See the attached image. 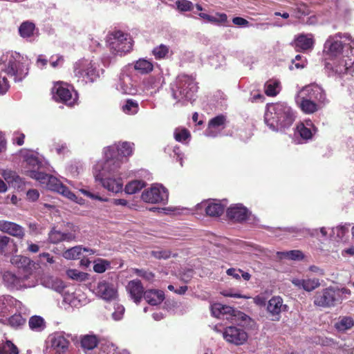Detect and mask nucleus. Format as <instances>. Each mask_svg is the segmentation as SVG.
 Wrapping results in <instances>:
<instances>
[{
    "label": "nucleus",
    "mask_w": 354,
    "mask_h": 354,
    "mask_svg": "<svg viewBox=\"0 0 354 354\" xmlns=\"http://www.w3.org/2000/svg\"><path fill=\"white\" fill-rule=\"evenodd\" d=\"M46 185L48 189L58 192V189L57 188H58L59 185H62V183L57 178L51 176Z\"/></svg>",
    "instance_id": "603ef678"
},
{
    "label": "nucleus",
    "mask_w": 354,
    "mask_h": 354,
    "mask_svg": "<svg viewBox=\"0 0 354 354\" xmlns=\"http://www.w3.org/2000/svg\"><path fill=\"white\" fill-rule=\"evenodd\" d=\"M222 309H223V305L221 304L216 303L211 306V311L212 315L218 318H219L221 315Z\"/></svg>",
    "instance_id": "bf43d9fd"
},
{
    "label": "nucleus",
    "mask_w": 354,
    "mask_h": 354,
    "mask_svg": "<svg viewBox=\"0 0 354 354\" xmlns=\"http://www.w3.org/2000/svg\"><path fill=\"white\" fill-rule=\"evenodd\" d=\"M143 201L151 203L165 204L168 200V194L164 187L152 186L145 189L141 195Z\"/></svg>",
    "instance_id": "1a4fd4ad"
},
{
    "label": "nucleus",
    "mask_w": 354,
    "mask_h": 354,
    "mask_svg": "<svg viewBox=\"0 0 354 354\" xmlns=\"http://www.w3.org/2000/svg\"><path fill=\"white\" fill-rule=\"evenodd\" d=\"M53 98L68 106H74L78 100V94L73 89L68 88L66 84L57 83L53 89Z\"/></svg>",
    "instance_id": "20e7f679"
},
{
    "label": "nucleus",
    "mask_w": 354,
    "mask_h": 354,
    "mask_svg": "<svg viewBox=\"0 0 354 354\" xmlns=\"http://www.w3.org/2000/svg\"><path fill=\"white\" fill-rule=\"evenodd\" d=\"M26 162L28 165H32L33 167H38L40 164L39 159L34 156H28L26 158Z\"/></svg>",
    "instance_id": "774afa93"
},
{
    "label": "nucleus",
    "mask_w": 354,
    "mask_h": 354,
    "mask_svg": "<svg viewBox=\"0 0 354 354\" xmlns=\"http://www.w3.org/2000/svg\"><path fill=\"white\" fill-rule=\"evenodd\" d=\"M280 82L278 80L270 79L264 84V92L267 96L274 97L280 91Z\"/></svg>",
    "instance_id": "bb28decb"
},
{
    "label": "nucleus",
    "mask_w": 354,
    "mask_h": 354,
    "mask_svg": "<svg viewBox=\"0 0 354 354\" xmlns=\"http://www.w3.org/2000/svg\"><path fill=\"white\" fill-rule=\"evenodd\" d=\"M175 140L179 142H185L191 138L189 131L185 128H176L174 132Z\"/></svg>",
    "instance_id": "58836bf2"
},
{
    "label": "nucleus",
    "mask_w": 354,
    "mask_h": 354,
    "mask_svg": "<svg viewBox=\"0 0 354 354\" xmlns=\"http://www.w3.org/2000/svg\"><path fill=\"white\" fill-rule=\"evenodd\" d=\"M277 256L280 259L290 260H301L304 258L303 253L300 250H290L287 252H278Z\"/></svg>",
    "instance_id": "e433bc0d"
},
{
    "label": "nucleus",
    "mask_w": 354,
    "mask_h": 354,
    "mask_svg": "<svg viewBox=\"0 0 354 354\" xmlns=\"http://www.w3.org/2000/svg\"><path fill=\"white\" fill-rule=\"evenodd\" d=\"M295 137H299L301 142H306L310 139V129L308 128L304 122H299L295 131Z\"/></svg>",
    "instance_id": "72a5a7b5"
},
{
    "label": "nucleus",
    "mask_w": 354,
    "mask_h": 354,
    "mask_svg": "<svg viewBox=\"0 0 354 354\" xmlns=\"http://www.w3.org/2000/svg\"><path fill=\"white\" fill-rule=\"evenodd\" d=\"M146 186V183L142 180H134L128 183L124 191L128 194H133L140 191Z\"/></svg>",
    "instance_id": "2f4dec72"
},
{
    "label": "nucleus",
    "mask_w": 354,
    "mask_h": 354,
    "mask_svg": "<svg viewBox=\"0 0 354 354\" xmlns=\"http://www.w3.org/2000/svg\"><path fill=\"white\" fill-rule=\"evenodd\" d=\"M127 290L133 301L138 304L144 297V287L141 281L138 279H134L129 281L127 286Z\"/></svg>",
    "instance_id": "a211bd4d"
},
{
    "label": "nucleus",
    "mask_w": 354,
    "mask_h": 354,
    "mask_svg": "<svg viewBox=\"0 0 354 354\" xmlns=\"http://www.w3.org/2000/svg\"><path fill=\"white\" fill-rule=\"evenodd\" d=\"M171 252L169 250H156L152 251L151 255L157 259H167L171 257Z\"/></svg>",
    "instance_id": "6e6d98bb"
},
{
    "label": "nucleus",
    "mask_w": 354,
    "mask_h": 354,
    "mask_svg": "<svg viewBox=\"0 0 354 354\" xmlns=\"http://www.w3.org/2000/svg\"><path fill=\"white\" fill-rule=\"evenodd\" d=\"M294 42L297 51L310 48V39L304 35H299Z\"/></svg>",
    "instance_id": "ea45409f"
},
{
    "label": "nucleus",
    "mask_w": 354,
    "mask_h": 354,
    "mask_svg": "<svg viewBox=\"0 0 354 354\" xmlns=\"http://www.w3.org/2000/svg\"><path fill=\"white\" fill-rule=\"evenodd\" d=\"M178 88L182 97L191 100L197 92L198 86L192 75L180 74L177 77Z\"/></svg>",
    "instance_id": "0eeeda50"
},
{
    "label": "nucleus",
    "mask_w": 354,
    "mask_h": 354,
    "mask_svg": "<svg viewBox=\"0 0 354 354\" xmlns=\"http://www.w3.org/2000/svg\"><path fill=\"white\" fill-rule=\"evenodd\" d=\"M66 274L68 278L80 282L86 281L88 279V275L86 272H81L76 269L68 270L66 271Z\"/></svg>",
    "instance_id": "a19ab883"
},
{
    "label": "nucleus",
    "mask_w": 354,
    "mask_h": 354,
    "mask_svg": "<svg viewBox=\"0 0 354 354\" xmlns=\"http://www.w3.org/2000/svg\"><path fill=\"white\" fill-rule=\"evenodd\" d=\"M56 59L54 60L55 56H52L50 58V64L53 67H57L59 65L63 64L64 62V57L62 55H56Z\"/></svg>",
    "instance_id": "e2e57ef3"
},
{
    "label": "nucleus",
    "mask_w": 354,
    "mask_h": 354,
    "mask_svg": "<svg viewBox=\"0 0 354 354\" xmlns=\"http://www.w3.org/2000/svg\"><path fill=\"white\" fill-rule=\"evenodd\" d=\"M95 179L96 180H99L104 188L112 192L118 193L122 189L123 183L120 178H104L101 174H98L95 175Z\"/></svg>",
    "instance_id": "aec40b11"
},
{
    "label": "nucleus",
    "mask_w": 354,
    "mask_h": 354,
    "mask_svg": "<svg viewBox=\"0 0 354 354\" xmlns=\"http://www.w3.org/2000/svg\"><path fill=\"white\" fill-rule=\"evenodd\" d=\"M80 344L84 351L93 350L97 346L98 339L95 335H86L81 338Z\"/></svg>",
    "instance_id": "c756f323"
},
{
    "label": "nucleus",
    "mask_w": 354,
    "mask_h": 354,
    "mask_svg": "<svg viewBox=\"0 0 354 354\" xmlns=\"http://www.w3.org/2000/svg\"><path fill=\"white\" fill-rule=\"evenodd\" d=\"M297 104L306 113H310V86H304L297 93Z\"/></svg>",
    "instance_id": "5701e85b"
},
{
    "label": "nucleus",
    "mask_w": 354,
    "mask_h": 354,
    "mask_svg": "<svg viewBox=\"0 0 354 354\" xmlns=\"http://www.w3.org/2000/svg\"><path fill=\"white\" fill-rule=\"evenodd\" d=\"M170 52L171 50L169 46L161 44L153 48L151 54L156 59L160 60L167 59Z\"/></svg>",
    "instance_id": "7c9ffc66"
},
{
    "label": "nucleus",
    "mask_w": 354,
    "mask_h": 354,
    "mask_svg": "<svg viewBox=\"0 0 354 354\" xmlns=\"http://www.w3.org/2000/svg\"><path fill=\"white\" fill-rule=\"evenodd\" d=\"M11 263L18 268H25L30 264V259L28 257L16 255L11 258Z\"/></svg>",
    "instance_id": "79ce46f5"
},
{
    "label": "nucleus",
    "mask_w": 354,
    "mask_h": 354,
    "mask_svg": "<svg viewBox=\"0 0 354 354\" xmlns=\"http://www.w3.org/2000/svg\"><path fill=\"white\" fill-rule=\"evenodd\" d=\"M70 232H62L53 227L48 233V241L50 243L57 244L62 241L70 242L76 239L77 234L80 232L78 226L68 223Z\"/></svg>",
    "instance_id": "6e6552de"
},
{
    "label": "nucleus",
    "mask_w": 354,
    "mask_h": 354,
    "mask_svg": "<svg viewBox=\"0 0 354 354\" xmlns=\"http://www.w3.org/2000/svg\"><path fill=\"white\" fill-rule=\"evenodd\" d=\"M326 102L324 89L317 84H311V113L320 109Z\"/></svg>",
    "instance_id": "4468645a"
},
{
    "label": "nucleus",
    "mask_w": 354,
    "mask_h": 354,
    "mask_svg": "<svg viewBox=\"0 0 354 354\" xmlns=\"http://www.w3.org/2000/svg\"><path fill=\"white\" fill-rule=\"evenodd\" d=\"M133 272L136 274L138 276L147 280V281H151L154 278V274L151 272H149L142 269H138L136 268L133 270Z\"/></svg>",
    "instance_id": "864d4df0"
},
{
    "label": "nucleus",
    "mask_w": 354,
    "mask_h": 354,
    "mask_svg": "<svg viewBox=\"0 0 354 354\" xmlns=\"http://www.w3.org/2000/svg\"><path fill=\"white\" fill-rule=\"evenodd\" d=\"M3 279L8 286L12 288L17 286L20 283L19 278L11 272H6L3 275Z\"/></svg>",
    "instance_id": "37998d69"
},
{
    "label": "nucleus",
    "mask_w": 354,
    "mask_h": 354,
    "mask_svg": "<svg viewBox=\"0 0 354 354\" xmlns=\"http://www.w3.org/2000/svg\"><path fill=\"white\" fill-rule=\"evenodd\" d=\"M110 266V263L104 259H99L93 266V270L97 273H103Z\"/></svg>",
    "instance_id": "de8ad7c7"
},
{
    "label": "nucleus",
    "mask_w": 354,
    "mask_h": 354,
    "mask_svg": "<svg viewBox=\"0 0 354 354\" xmlns=\"http://www.w3.org/2000/svg\"><path fill=\"white\" fill-rule=\"evenodd\" d=\"M118 153L124 157H128L133 153L132 145L128 142H122L118 149Z\"/></svg>",
    "instance_id": "49530a36"
},
{
    "label": "nucleus",
    "mask_w": 354,
    "mask_h": 354,
    "mask_svg": "<svg viewBox=\"0 0 354 354\" xmlns=\"http://www.w3.org/2000/svg\"><path fill=\"white\" fill-rule=\"evenodd\" d=\"M240 272H242L241 269L231 268L227 270L226 273L227 275L231 276L234 279L239 280L241 279V276L239 274L241 273Z\"/></svg>",
    "instance_id": "680f3d73"
},
{
    "label": "nucleus",
    "mask_w": 354,
    "mask_h": 354,
    "mask_svg": "<svg viewBox=\"0 0 354 354\" xmlns=\"http://www.w3.org/2000/svg\"><path fill=\"white\" fill-rule=\"evenodd\" d=\"M30 176L37 180L39 181L41 183L46 184L47 181H48L50 178V175L46 174L44 172L40 171H31Z\"/></svg>",
    "instance_id": "3c124183"
},
{
    "label": "nucleus",
    "mask_w": 354,
    "mask_h": 354,
    "mask_svg": "<svg viewBox=\"0 0 354 354\" xmlns=\"http://www.w3.org/2000/svg\"><path fill=\"white\" fill-rule=\"evenodd\" d=\"M75 72L77 76L86 78V81L89 82H94L99 77L96 67L91 62L83 64L80 68H76Z\"/></svg>",
    "instance_id": "412c9836"
},
{
    "label": "nucleus",
    "mask_w": 354,
    "mask_h": 354,
    "mask_svg": "<svg viewBox=\"0 0 354 354\" xmlns=\"http://www.w3.org/2000/svg\"><path fill=\"white\" fill-rule=\"evenodd\" d=\"M295 120L292 108L285 103L270 105L265 113V121L271 127L288 128Z\"/></svg>",
    "instance_id": "f03ea898"
},
{
    "label": "nucleus",
    "mask_w": 354,
    "mask_h": 354,
    "mask_svg": "<svg viewBox=\"0 0 354 354\" xmlns=\"http://www.w3.org/2000/svg\"><path fill=\"white\" fill-rule=\"evenodd\" d=\"M346 228L343 226H337L333 228L324 227L314 229L311 232V237L317 239L319 241L324 243L330 239L341 238L344 236Z\"/></svg>",
    "instance_id": "9d476101"
},
{
    "label": "nucleus",
    "mask_w": 354,
    "mask_h": 354,
    "mask_svg": "<svg viewBox=\"0 0 354 354\" xmlns=\"http://www.w3.org/2000/svg\"><path fill=\"white\" fill-rule=\"evenodd\" d=\"M176 5L177 8L182 12L191 11L194 8V4L188 0H178Z\"/></svg>",
    "instance_id": "09e8293b"
},
{
    "label": "nucleus",
    "mask_w": 354,
    "mask_h": 354,
    "mask_svg": "<svg viewBox=\"0 0 354 354\" xmlns=\"http://www.w3.org/2000/svg\"><path fill=\"white\" fill-rule=\"evenodd\" d=\"M48 342L55 354H67L70 342L62 334L55 333L48 336Z\"/></svg>",
    "instance_id": "f8f14e48"
},
{
    "label": "nucleus",
    "mask_w": 354,
    "mask_h": 354,
    "mask_svg": "<svg viewBox=\"0 0 354 354\" xmlns=\"http://www.w3.org/2000/svg\"><path fill=\"white\" fill-rule=\"evenodd\" d=\"M25 135L23 133L15 132L12 139L13 143L21 146L24 143Z\"/></svg>",
    "instance_id": "052dcab7"
},
{
    "label": "nucleus",
    "mask_w": 354,
    "mask_h": 354,
    "mask_svg": "<svg viewBox=\"0 0 354 354\" xmlns=\"http://www.w3.org/2000/svg\"><path fill=\"white\" fill-rule=\"evenodd\" d=\"M0 231L19 239L25 236L24 229L21 225L4 220L0 221Z\"/></svg>",
    "instance_id": "6ab92c4d"
},
{
    "label": "nucleus",
    "mask_w": 354,
    "mask_h": 354,
    "mask_svg": "<svg viewBox=\"0 0 354 354\" xmlns=\"http://www.w3.org/2000/svg\"><path fill=\"white\" fill-rule=\"evenodd\" d=\"M292 283L299 286L302 287L305 290L310 292V281L304 280V279H294L292 281Z\"/></svg>",
    "instance_id": "13d9d810"
},
{
    "label": "nucleus",
    "mask_w": 354,
    "mask_h": 354,
    "mask_svg": "<svg viewBox=\"0 0 354 354\" xmlns=\"http://www.w3.org/2000/svg\"><path fill=\"white\" fill-rule=\"evenodd\" d=\"M144 298L149 304L156 306L163 301L165 299V293L160 290L149 289L145 290Z\"/></svg>",
    "instance_id": "b1692460"
},
{
    "label": "nucleus",
    "mask_w": 354,
    "mask_h": 354,
    "mask_svg": "<svg viewBox=\"0 0 354 354\" xmlns=\"http://www.w3.org/2000/svg\"><path fill=\"white\" fill-rule=\"evenodd\" d=\"M107 41L110 50L115 55L122 56L133 49V39L130 35L120 30H115L109 33Z\"/></svg>",
    "instance_id": "7ed1b4c3"
},
{
    "label": "nucleus",
    "mask_w": 354,
    "mask_h": 354,
    "mask_svg": "<svg viewBox=\"0 0 354 354\" xmlns=\"http://www.w3.org/2000/svg\"><path fill=\"white\" fill-rule=\"evenodd\" d=\"M18 301L11 296L0 297V317H5L10 312V308L16 305Z\"/></svg>",
    "instance_id": "a878e982"
},
{
    "label": "nucleus",
    "mask_w": 354,
    "mask_h": 354,
    "mask_svg": "<svg viewBox=\"0 0 354 354\" xmlns=\"http://www.w3.org/2000/svg\"><path fill=\"white\" fill-rule=\"evenodd\" d=\"M232 22L234 24L241 26H248L249 24V21L244 18L241 17H236L232 19Z\"/></svg>",
    "instance_id": "338daca9"
},
{
    "label": "nucleus",
    "mask_w": 354,
    "mask_h": 354,
    "mask_svg": "<svg viewBox=\"0 0 354 354\" xmlns=\"http://www.w3.org/2000/svg\"><path fill=\"white\" fill-rule=\"evenodd\" d=\"M57 189L58 193L62 194L63 196H66V198L72 201L76 200L77 196L73 193H72L67 187H66L63 184L62 185H59Z\"/></svg>",
    "instance_id": "5fc2aeb1"
},
{
    "label": "nucleus",
    "mask_w": 354,
    "mask_h": 354,
    "mask_svg": "<svg viewBox=\"0 0 354 354\" xmlns=\"http://www.w3.org/2000/svg\"><path fill=\"white\" fill-rule=\"evenodd\" d=\"M23 58L17 53L10 56L5 70L8 75L15 76V80H21L28 74V68L21 62Z\"/></svg>",
    "instance_id": "423d86ee"
},
{
    "label": "nucleus",
    "mask_w": 354,
    "mask_h": 354,
    "mask_svg": "<svg viewBox=\"0 0 354 354\" xmlns=\"http://www.w3.org/2000/svg\"><path fill=\"white\" fill-rule=\"evenodd\" d=\"M8 323L12 327L17 328L26 324V319L21 314H15L8 319Z\"/></svg>",
    "instance_id": "a18cd8bd"
},
{
    "label": "nucleus",
    "mask_w": 354,
    "mask_h": 354,
    "mask_svg": "<svg viewBox=\"0 0 354 354\" xmlns=\"http://www.w3.org/2000/svg\"><path fill=\"white\" fill-rule=\"evenodd\" d=\"M27 198L31 201H37L39 197V193L37 189H30L26 194Z\"/></svg>",
    "instance_id": "0e129e2a"
},
{
    "label": "nucleus",
    "mask_w": 354,
    "mask_h": 354,
    "mask_svg": "<svg viewBox=\"0 0 354 354\" xmlns=\"http://www.w3.org/2000/svg\"><path fill=\"white\" fill-rule=\"evenodd\" d=\"M9 88L8 81L6 77L0 79V94H5Z\"/></svg>",
    "instance_id": "69168bd1"
},
{
    "label": "nucleus",
    "mask_w": 354,
    "mask_h": 354,
    "mask_svg": "<svg viewBox=\"0 0 354 354\" xmlns=\"http://www.w3.org/2000/svg\"><path fill=\"white\" fill-rule=\"evenodd\" d=\"M226 214L230 220L238 223L246 221L249 217L248 209L242 204H234L228 207Z\"/></svg>",
    "instance_id": "f3484780"
},
{
    "label": "nucleus",
    "mask_w": 354,
    "mask_h": 354,
    "mask_svg": "<svg viewBox=\"0 0 354 354\" xmlns=\"http://www.w3.org/2000/svg\"><path fill=\"white\" fill-rule=\"evenodd\" d=\"M199 17L209 22L214 24L225 23L227 20V15L225 13H216V17H214L206 13L200 12Z\"/></svg>",
    "instance_id": "c9c22d12"
},
{
    "label": "nucleus",
    "mask_w": 354,
    "mask_h": 354,
    "mask_svg": "<svg viewBox=\"0 0 354 354\" xmlns=\"http://www.w3.org/2000/svg\"><path fill=\"white\" fill-rule=\"evenodd\" d=\"M287 306L283 304V299L279 296L272 297L268 303L267 311L272 317V321H279L281 313L286 310Z\"/></svg>",
    "instance_id": "2eb2a0df"
},
{
    "label": "nucleus",
    "mask_w": 354,
    "mask_h": 354,
    "mask_svg": "<svg viewBox=\"0 0 354 354\" xmlns=\"http://www.w3.org/2000/svg\"><path fill=\"white\" fill-rule=\"evenodd\" d=\"M340 300L341 291L331 288L316 292L314 297L315 305L323 308L335 306Z\"/></svg>",
    "instance_id": "39448f33"
},
{
    "label": "nucleus",
    "mask_w": 354,
    "mask_h": 354,
    "mask_svg": "<svg viewBox=\"0 0 354 354\" xmlns=\"http://www.w3.org/2000/svg\"><path fill=\"white\" fill-rule=\"evenodd\" d=\"M226 122L227 118L223 114L210 119L208 122L207 128L205 130V135L208 137H216L221 131L225 129Z\"/></svg>",
    "instance_id": "dca6fc26"
},
{
    "label": "nucleus",
    "mask_w": 354,
    "mask_h": 354,
    "mask_svg": "<svg viewBox=\"0 0 354 354\" xmlns=\"http://www.w3.org/2000/svg\"><path fill=\"white\" fill-rule=\"evenodd\" d=\"M324 53L328 57L325 64L328 75L341 77L354 64V39L348 33L330 35L324 43Z\"/></svg>",
    "instance_id": "f257e3e1"
},
{
    "label": "nucleus",
    "mask_w": 354,
    "mask_h": 354,
    "mask_svg": "<svg viewBox=\"0 0 354 354\" xmlns=\"http://www.w3.org/2000/svg\"><path fill=\"white\" fill-rule=\"evenodd\" d=\"M198 209H204L205 214L209 217H220L224 212L225 205L219 201L212 199L204 201L197 205Z\"/></svg>",
    "instance_id": "ddd939ff"
},
{
    "label": "nucleus",
    "mask_w": 354,
    "mask_h": 354,
    "mask_svg": "<svg viewBox=\"0 0 354 354\" xmlns=\"http://www.w3.org/2000/svg\"><path fill=\"white\" fill-rule=\"evenodd\" d=\"M10 238L6 236H0V254H6L7 247Z\"/></svg>",
    "instance_id": "4d7b16f0"
},
{
    "label": "nucleus",
    "mask_w": 354,
    "mask_h": 354,
    "mask_svg": "<svg viewBox=\"0 0 354 354\" xmlns=\"http://www.w3.org/2000/svg\"><path fill=\"white\" fill-rule=\"evenodd\" d=\"M133 68L142 75L149 74L153 70V64L148 59L140 58L134 63Z\"/></svg>",
    "instance_id": "393cba45"
},
{
    "label": "nucleus",
    "mask_w": 354,
    "mask_h": 354,
    "mask_svg": "<svg viewBox=\"0 0 354 354\" xmlns=\"http://www.w3.org/2000/svg\"><path fill=\"white\" fill-rule=\"evenodd\" d=\"M97 295L106 301H111L116 298L117 290L113 286L105 281L98 283L96 288Z\"/></svg>",
    "instance_id": "4be33fe9"
},
{
    "label": "nucleus",
    "mask_w": 354,
    "mask_h": 354,
    "mask_svg": "<svg viewBox=\"0 0 354 354\" xmlns=\"http://www.w3.org/2000/svg\"><path fill=\"white\" fill-rule=\"evenodd\" d=\"M0 354H19L18 348L10 340L0 342Z\"/></svg>",
    "instance_id": "f704fd0d"
},
{
    "label": "nucleus",
    "mask_w": 354,
    "mask_h": 354,
    "mask_svg": "<svg viewBox=\"0 0 354 354\" xmlns=\"http://www.w3.org/2000/svg\"><path fill=\"white\" fill-rule=\"evenodd\" d=\"M35 29V24L29 21H26L20 25L19 28V32L20 36L24 38L30 37L33 35Z\"/></svg>",
    "instance_id": "473e14b6"
},
{
    "label": "nucleus",
    "mask_w": 354,
    "mask_h": 354,
    "mask_svg": "<svg viewBox=\"0 0 354 354\" xmlns=\"http://www.w3.org/2000/svg\"><path fill=\"white\" fill-rule=\"evenodd\" d=\"M82 251L89 252L90 254H94V251L91 249L82 248L80 245L73 247L68 250H66L63 253V257L66 259H80Z\"/></svg>",
    "instance_id": "cd10ccee"
},
{
    "label": "nucleus",
    "mask_w": 354,
    "mask_h": 354,
    "mask_svg": "<svg viewBox=\"0 0 354 354\" xmlns=\"http://www.w3.org/2000/svg\"><path fill=\"white\" fill-rule=\"evenodd\" d=\"M307 65V60L302 59V57L299 55H297L295 57V59L292 60V64L289 66L290 70L294 69V68L297 69H302L306 67Z\"/></svg>",
    "instance_id": "8fccbe9b"
},
{
    "label": "nucleus",
    "mask_w": 354,
    "mask_h": 354,
    "mask_svg": "<svg viewBox=\"0 0 354 354\" xmlns=\"http://www.w3.org/2000/svg\"><path fill=\"white\" fill-rule=\"evenodd\" d=\"M224 339L235 345H242L248 339V333L244 329L236 326H228L223 332Z\"/></svg>",
    "instance_id": "9b49d317"
},
{
    "label": "nucleus",
    "mask_w": 354,
    "mask_h": 354,
    "mask_svg": "<svg viewBox=\"0 0 354 354\" xmlns=\"http://www.w3.org/2000/svg\"><path fill=\"white\" fill-rule=\"evenodd\" d=\"M122 111L127 114H135L138 111V104L136 101L129 99L122 106Z\"/></svg>",
    "instance_id": "c03bdc74"
},
{
    "label": "nucleus",
    "mask_w": 354,
    "mask_h": 354,
    "mask_svg": "<svg viewBox=\"0 0 354 354\" xmlns=\"http://www.w3.org/2000/svg\"><path fill=\"white\" fill-rule=\"evenodd\" d=\"M28 325L31 330L40 332L46 328V322L44 319L39 315H33L30 317Z\"/></svg>",
    "instance_id": "c85d7f7f"
},
{
    "label": "nucleus",
    "mask_w": 354,
    "mask_h": 354,
    "mask_svg": "<svg viewBox=\"0 0 354 354\" xmlns=\"http://www.w3.org/2000/svg\"><path fill=\"white\" fill-rule=\"evenodd\" d=\"M354 325L353 319L350 317H344L339 318V321L335 324V328L339 331H344L351 328Z\"/></svg>",
    "instance_id": "4c0bfd02"
}]
</instances>
